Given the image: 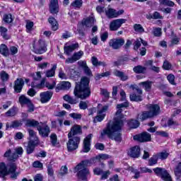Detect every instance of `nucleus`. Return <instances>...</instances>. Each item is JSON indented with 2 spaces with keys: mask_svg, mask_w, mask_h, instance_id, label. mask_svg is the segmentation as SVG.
<instances>
[{
  "mask_svg": "<svg viewBox=\"0 0 181 181\" xmlns=\"http://www.w3.org/2000/svg\"><path fill=\"white\" fill-rule=\"evenodd\" d=\"M59 0H49V12L54 15L59 13Z\"/></svg>",
  "mask_w": 181,
  "mask_h": 181,
  "instance_id": "19",
  "label": "nucleus"
},
{
  "mask_svg": "<svg viewBox=\"0 0 181 181\" xmlns=\"http://www.w3.org/2000/svg\"><path fill=\"white\" fill-rule=\"evenodd\" d=\"M156 135L157 136H163L164 138H168V136H169V134L165 131L156 132Z\"/></svg>",
  "mask_w": 181,
  "mask_h": 181,
  "instance_id": "56",
  "label": "nucleus"
},
{
  "mask_svg": "<svg viewBox=\"0 0 181 181\" xmlns=\"http://www.w3.org/2000/svg\"><path fill=\"white\" fill-rule=\"evenodd\" d=\"M128 125L132 129H135L139 127V122L138 120L132 119L128 122Z\"/></svg>",
  "mask_w": 181,
  "mask_h": 181,
  "instance_id": "39",
  "label": "nucleus"
},
{
  "mask_svg": "<svg viewBox=\"0 0 181 181\" xmlns=\"http://www.w3.org/2000/svg\"><path fill=\"white\" fill-rule=\"evenodd\" d=\"M142 40V38H137L134 43V50H138L139 47H141V41Z\"/></svg>",
  "mask_w": 181,
  "mask_h": 181,
  "instance_id": "53",
  "label": "nucleus"
},
{
  "mask_svg": "<svg viewBox=\"0 0 181 181\" xmlns=\"http://www.w3.org/2000/svg\"><path fill=\"white\" fill-rule=\"evenodd\" d=\"M108 110V106L105 105L102 109L98 111V115L95 117L94 122H101L105 118V112Z\"/></svg>",
  "mask_w": 181,
  "mask_h": 181,
  "instance_id": "18",
  "label": "nucleus"
},
{
  "mask_svg": "<svg viewBox=\"0 0 181 181\" xmlns=\"http://www.w3.org/2000/svg\"><path fill=\"white\" fill-rule=\"evenodd\" d=\"M71 87V83L69 81H62L57 84L56 88V92L59 93L60 90H69Z\"/></svg>",
  "mask_w": 181,
  "mask_h": 181,
  "instance_id": "23",
  "label": "nucleus"
},
{
  "mask_svg": "<svg viewBox=\"0 0 181 181\" xmlns=\"http://www.w3.org/2000/svg\"><path fill=\"white\" fill-rule=\"evenodd\" d=\"M153 170L156 176H159V177H161L163 180L172 181V177L170 176V174L168 173L166 169L162 168H156Z\"/></svg>",
  "mask_w": 181,
  "mask_h": 181,
  "instance_id": "8",
  "label": "nucleus"
},
{
  "mask_svg": "<svg viewBox=\"0 0 181 181\" xmlns=\"http://www.w3.org/2000/svg\"><path fill=\"white\" fill-rule=\"evenodd\" d=\"M27 112H33L35 111V105L31 102L27 105Z\"/></svg>",
  "mask_w": 181,
  "mask_h": 181,
  "instance_id": "60",
  "label": "nucleus"
},
{
  "mask_svg": "<svg viewBox=\"0 0 181 181\" xmlns=\"http://www.w3.org/2000/svg\"><path fill=\"white\" fill-rule=\"evenodd\" d=\"M153 34L156 37H159L162 36V28H153Z\"/></svg>",
  "mask_w": 181,
  "mask_h": 181,
  "instance_id": "48",
  "label": "nucleus"
},
{
  "mask_svg": "<svg viewBox=\"0 0 181 181\" xmlns=\"http://www.w3.org/2000/svg\"><path fill=\"white\" fill-rule=\"evenodd\" d=\"M71 5L74 8H80L81 6H83V0H75Z\"/></svg>",
  "mask_w": 181,
  "mask_h": 181,
  "instance_id": "46",
  "label": "nucleus"
},
{
  "mask_svg": "<svg viewBox=\"0 0 181 181\" xmlns=\"http://www.w3.org/2000/svg\"><path fill=\"white\" fill-rule=\"evenodd\" d=\"M94 25V18L89 17L83 19L81 24L80 25L84 29V28H91Z\"/></svg>",
  "mask_w": 181,
  "mask_h": 181,
  "instance_id": "24",
  "label": "nucleus"
},
{
  "mask_svg": "<svg viewBox=\"0 0 181 181\" xmlns=\"http://www.w3.org/2000/svg\"><path fill=\"white\" fill-rule=\"evenodd\" d=\"M180 42V38H179L173 32L171 34V45L173 46L175 45H179Z\"/></svg>",
  "mask_w": 181,
  "mask_h": 181,
  "instance_id": "38",
  "label": "nucleus"
},
{
  "mask_svg": "<svg viewBox=\"0 0 181 181\" xmlns=\"http://www.w3.org/2000/svg\"><path fill=\"white\" fill-rule=\"evenodd\" d=\"M14 172H16V164L15 163H10L8 171L5 163H0V177L4 178V180H5V176L8 173H14Z\"/></svg>",
  "mask_w": 181,
  "mask_h": 181,
  "instance_id": "5",
  "label": "nucleus"
},
{
  "mask_svg": "<svg viewBox=\"0 0 181 181\" xmlns=\"http://www.w3.org/2000/svg\"><path fill=\"white\" fill-rule=\"evenodd\" d=\"M127 155L128 156H130V158H139V156H141V148H139V146H134L133 147H131L127 151Z\"/></svg>",
  "mask_w": 181,
  "mask_h": 181,
  "instance_id": "15",
  "label": "nucleus"
},
{
  "mask_svg": "<svg viewBox=\"0 0 181 181\" xmlns=\"http://www.w3.org/2000/svg\"><path fill=\"white\" fill-rule=\"evenodd\" d=\"M110 158V156L107 154H100L95 158L90 160H84L79 163L75 168L74 172H77V176L79 181H87V177L90 175V170L87 168L88 165L95 163L97 160H105Z\"/></svg>",
  "mask_w": 181,
  "mask_h": 181,
  "instance_id": "2",
  "label": "nucleus"
},
{
  "mask_svg": "<svg viewBox=\"0 0 181 181\" xmlns=\"http://www.w3.org/2000/svg\"><path fill=\"white\" fill-rule=\"evenodd\" d=\"M0 53L4 57H8L9 56V49H8V46L4 44H1L0 46Z\"/></svg>",
  "mask_w": 181,
  "mask_h": 181,
  "instance_id": "28",
  "label": "nucleus"
},
{
  "mask_svg": "<svg viewBox=\"0 0 181 181\" xmlns=\"http://www.w3.org/2000/svg\"><path fill=\"white\" fill-rule=\"evenodd\" d=\"M63 98L64 101H66V103H69V104H77V99L73 98L69 95H65Z\"/></svg>",
  "mask_w": 181,
  "mask_h": 181,
  "instance_id": "37",
  "label": "nucleus"
},
{
  "mask_svg": "<svg viewBox=\"0 0 181 181\" xmlns=\"http://www.w3.org/2000/svg\"><path fill=\"white\" fill-rule=\"evenodd\" d=\"M122 113V109L117 108L114 122L110 121L107 124L106 128L100 134L101 136L107 135L110 139L121 142V130L124 126V115Z\"/></svg>",
  "mask_w": 181,
  "mask_h": 181,
  "instance_id": "1",
  "label": "nucleus"
},
{
  "mask_svg": "<svg viewBox=\"0 0 181 181\" xmlns=\"http://www.w3.org/2000/svg\"><path fill=\"white\" fill-rule=\"evenodd\" d=\"M39 144V139L37 137H35V140L30 139L28 141V144L26 147V153L28 155H30V153H33V151H35V148H36V145Z\"/></svg>",
  "mask_w": 181,
  "mask_h": 181,
  "instance_id": "16",
  "label": "nucleus"
},
{
  "mask_svg": "<svg viewBox=\"0 0 181 181\" xmlns=\"http://www.w3.org/2000/svg\"><path fill=\"white\" fill-rule=\"evenodd\" d=\"M4 21L6 23H12L13 22V17H12V14H4Z\"/></svg>",
  "mask_w": 181,
  "mask_h": 181,
  "instance_id": "40",
  "label": "nucleus"
},
{
  "mask_svg": "<svg viewBox=\"0 0 181 181\" xmlns=\"http://www.w3.org/2000/svg\"><path fill=\"white\" fill-rule=\"evenodd\" d=\"M78 43L72 44L71 45H67L64 47V54L66 56H70L72 52H74L76 49H78Z\"/></svg>",
  "mask_w": 181,
  "mask_h": 181,
  "instance_id": "22",
  "label": "nucleus"
},
{
  "mask_svg": "<svg viewBox=\"0 0 181 181\" xmlns=\"http://www.w3.org/2000/svg\"><path fill=\"white\" fill-rule=\"evenodd\" d=\"M19 159V156L16 154V153H13L9 158H8V160H10L11 162H16Z\"/></svg>",
  "mask_w": 181,
  "mask_h": 181,
  "instance_id": "55",
  "label": "nucleus"
},
{
  "mask_svg": "<svg viewBox=\"0 0 181 181\" xmlns=\"http://www.w3.org/2000/svg\"><path fill=\"white\" fill-rule=\"evenodd\" d=\"M163 69H164V70H170V69H172V64L168 60L164 61Z\"/></svg>",
  "mask_w": 181,
  "mask_h": 181,
  "instance_id": "54",
  "label": "nucleus"
},
{
  "mask_svg": "<svg viewBox=\"0 0 181 181\" xmlns=\"http://www.w3.org/2000/svg\"><path fill=\"white\" fill-rule=\"evenodd\" d=\"M48 22L51 25V28L53 30H57L59 29V23H57V21L56 18L53 17H49L48 18Z\"/></svg>",
  "mask_w": 181,
  "mask_h": 181,
  "instance_id": "26",
  "label": "nucleus"
},
{
  "mask_svg": "<svg viewBox=\"0 0 181 181\" xmlns=\"http://www.w3.org/2000/svg\"><path fill=\"white\" fill-rule=\"evenodd\" d=\"M33 80L38 81V80L42 78V73L40 71L36 72V74H33Z\"/></svg>",
  "mask_w": 181,
  "mask_h": 181,
  "instance_id": "59",
  "label": "nucleus"
},
{
  "mask_svg": "<svg viewBox=\"0 0 181 181\" xmlns=\"http://www.w3.org/2000/svg\"><path fill=\"white\" fill-rule=\"evenodd\" d=\"M129 98L131 101H135L136 103L142 101V95H138L136 93L130 94Z\"/></svg>",
  "mask_w": 181,
  "mask_h": 181,
  "instance_id": "35",
  "label": "nucleus"
},
{
  "mask_svg": "<svg viewBox=\"0 0 181 181\" xmlns=\"http://www.w3.org/2000/svg\"><path fill=\"white\" fill-rule=\"evenodd\" d=\"M25 125L26 127H39V125H40V123H39V122L35 120V119H28L25 121Z\"/></svg>",
  "mask_w": 181,
  "mask_h": 181,
  "instance_id": "34",
  "label": "nucleus"
},
{
  "mask_svg": "<svg viewBox=\"0 0 181 181\" xmlns=\"http://www.w3.org/2000/svg\"><path fill=\"white\" fill-rule=\"evenodd\" d=\"M37 131L39 134L43 138H47V136H49V134H50V128L49 126L42 122H40L37 126Z\"/></svg>",
  "mask_w": 181,
  "mask_h": 181,
  "instance_id": "12",
  "label": "nucleus"
},
{
  "mask_svg": "<svg viewBox=\"0 0 181 181\" xmlns=\"http://www.w3.org/2000/svg\"><path fill=\"white\" fill-rule=\"evenodd\" d=\"M0 32L1 34L2 37H4V39H9V37L8 36V35H6V32H8V29H6V28H4L3 26L0 27Z\"/></svg>",
  "mask_w": 181,
  "mask_h": 181,
  "instance_id": "45",
  "label": "nucleus"
},
{
  "mask_svg": "<svg viewBox=\"0 0 181 181\" xmlns=\"http://www.w3.org/2000/svg\"><path fill=\"white\" fill-rule=\"evenodd\" d=\"M67 171H68L67 167L62 166L59 173V176H64V175H67Z\"/></svg>",
  "mask_w": 181,
  "mask_h": 181,
  "instance_id": "61",
  "label": "nucleus"
},
{
  "mask_svg": "<svg viewBox=\"0 0 181 181\" xmlns=\"http://www.w3.org/2000/svg\"><path fill=\"white\" fill-rule=\"evenodd\" d=\"M82 132L81 127L78 124H74L68 134V138H71L76 135H81Z\"/></svg>",
  "mask_w": 181,
  "mask_h": 181,
  "instance_id": "17",
  "label": "nucleus"
},
{
  "mask_svg": "<svg viewBox=\"0 0 181 181\" xmlns=\"http://www.w3.org/2000/svg\"><path fill=\"white\" fill-rule=\"evenodd\" d=\"M18 114V107L13 106L10 108L6 113V117H15Z\"/></svg>",
  "mask_w": 181,
  "mask_h": 181,
  "instance_id": "31",
  "label": "nucleus"
},
{
  "mask_svg": "<svg viewBox=\"0 0 181 181\" xmlns=\"http://www.w3.org/2000/svg\"><path fill=\"white\" fill-rule=\"evenodd\" d=\"M69 117L74 119H81L82 116L80 113H71L69 114Z\"/></svg>",
  "mask_w": 181,
  "mask_h": 181,
  "instance_id": "62",
  "label": "nucleus"
},
{
  "mask_svg": "<svg viewBox=\"0 0 181 181\" xmlns=\"http://www.w3.org/2000/svg\"><path fill=\"white\" fill-rule=\"evenodd\" d=\"M22 120H15L11 122L12 128H19V127H22Z\"/></svg>",
  "mask_w": 181,
  "mask_h": 181,
  "instance_id": "49",
  "label": "nucleus"
},
{
  "mask_svg": "<svg viewBox=\"0 0 181 181\" xmlns=\"http://www.w3.org/2000/svg\"><path fill=\"white\" fill-rule=\"evenodd\" d=\"M83 54H84V52L83 51H79L78 52H75L72 57H74L75 62H77V60H80L81 57H83Z\"/></svg>",
  "mask_w": 181,
  "mask_h": 181,
  "instance_id": "47",
  "label": "nucleus"
},
{
  "mask_svg": "<svg viewBox=\"0 0 181 181\" xmlns=\"http://www.w3.org/2000/svg\"><path fill=\"white\" fill-rule=\"evenodd\" d=\"M127 62H129V58L127 57H120L117 61L113 62L114 66H122V64H125Z\"/></svg>",
  "mask_w": 181,
  "mask_h": 181,
  "instance_id": "25",
  "label": "nucleus"
},
{
  "mask_svg": "<svg viewBox=\"0 0 181 181\" xmlns=\"http://www.w3.org/2000/svg\"><path fill=\"white\" fill-rule=\"evenodd\" d=\"M88 101H86V102L81 101L79 103V108L81 110H87L88 107Z\"/></svg>",
  "mask_w": 181,
  "mask_h": 181,
  "instance_id": "58",
  "label": "nucleus"
},
{
  "mask_svg": "<svg viewBox=\"0 0 181 181\" xmlns=\"http://www.w3.org/2000/svg\"><path fill=\"white\" fill-rule=\"evenodd\" d=\"M33 52L36 54H43L47 52V48L46 47V43L44 40H40L38 41H35L33 46Z\"/></svg>",
  "mask_w": 181,
  "mask_h": 181,
  "instance_id": "6",
  "label": "nucleus"
},
{
  "mask_svg": "<svg viewBox=\"0 0 181 181\" xmlns=\"http://www.w3.org/2000/svg\"><path fill=\"white\" fill-rule=\"evenodd\" d=\"M161 5H165L166 6H175V2L170 0H159Z\"/></svg>",
  "mask_w": 181,
  "mask_h": 181,
  "instance_id": "43",
  "label": "nucleus"
},
{
  "mask_svg": "<svg viewBox=\"0 0 181 181\" xmlns=\"http://www.w3.org/2000/svg\"><path fill=\"white\" fill-rule=\"evenodd\" d=\"M106 16L107 18H117V11L112 8H109L105 11Z\"/></svg>",
  "mask_w": 181,
  "mask_h": 181,
  "instance_id": "36",
  "label": "nucleus"
},
{
  "mask_svg": "<svg viewBox=\"0 0 181 181\" xmlns=\"http://www.w3.org/2000/svg\"><path fill=\"white\" fill-rule=\"evenodd\" d=\"M134 29L137 33H144V32H145L144 27H142L141 24H135L134 25Z\"/></svg>",
  "mask_w": 181,
  "mask_h": 181,
  "instance_id": "44",
  "label": "nucleus"
},
{
  "mask_svg": "<svg viewBox=\"0 0 181 181\" xmlns=\"http://www.w3.org/2000/svg\"><path fill=\"white\" fill-rule=\"evenodd\" d=\"M148 111H144L138 115L137 119L140 121H145L149 118H155L160 114V106L158 104H149L146 105Z\"/></svg>",
  "mask_w": 181,
  "mask_h": 181,
  "instance_id": "4",
  "label": "nucleus"
},
{
  "mask_svg": "<svg viewBox=\"0 0 181 181\" xmlns=\"http://www.w3.org/2000/svg\"><path fill=\"white\" fill-rule=\"evenodd\" d=\"M46 78H43L40 83L38 84H35V82H32L31 87L32 88H45L47 87L49 90H53L56 86V82H53L52 84H50L49 82H46Z\"/></svg>",
  "mask_w": 181,
  "mask_h": 181,
  "instance_id": "9",
  "label": "nucleus"
},
{
  "mask_svg": "<svg viewBox=\"0 0 181 181\" xmlns=\"http://www.w3.org/2000/svg\"><path fill=\"white\" fill-rule=\"evenodd\" d=\"M25 86V81L23 78H17L14 82V90L16 93H21Z\"/></svg>",
  "mask_w": 181,
  "mask_h": 181,
  "instance_id": "20",
  "label": "nucleus"
},
{
  "mask_svg": "<svg viewBox=\"0 0 181 181\" xmlns=\"http://www.w3.org/2000/svg\"><path fill=\"white\" fill-rule=\"evenodd\" d=\"M74 94L77 98L86 100L91 95V89L90 88V78L83 76L80 82H76L74 90Z\"/></svg>",
  "mask_w": 181,
  "mask_h": 181,
  "instance_id": "3",
  "label": "nucleus"
},
{
  "mask_svg": "<svg viewBox=\"0 0 181 181\" xmlns=\"http://www.w3.org/2000/svg\"><path fill=\"white\" fill-rule=\"evenodd\" d=\"M50 139L52 146H56L57 145V136L55 134H52L50 136Z\"/></svg>",
  "mask_w": 181,
  "mask_h": 181,
  "instance_id": "52",
  "label": "nucleus"
},
{
  "mask_svg": "<svg viewBox=\"0 0 181 181\" xmlns=\"http://www.w3.org/2000/svg\"><path fill=\"white\" fill-rule=\"evenodd\" d=\"M0 77L2 81H8V80L9 79V75L4 71L0 73Z\"/></svg>",
  "mask_w": 181,
  "mask_h": 181,
  "instance_id": "51",
  "label": "nucleus"
},
{
  "mask_svg": "<svg viewBox=\"0 0 181 181\" xmlns=\"http://www.w3.org/2000/svg\"><path fill=\"white\" fill-rule=\"evenodd\" d=\"M91 138H93V134H88L83 139V147L82 149V152H84L85 153L90 152L91 149Z\"/></svg>",
  "mask_w": 181,
  "mask_h": 181,
  "instance_id": "14",
  "label": "nucleus"
},
{
  "mask_svg": "<svg viewBox=\"0 0 181 181\" xmlns=\"http://www.w3.org/2000/svg\"><path fill=\"white\" fill-rule=\"evenodd\" d=\"M114 74L117 77H119L122 81H127V80H128V76L125 75V74L121 71L115 70Z\"/></svg>",
  "mask_w": 181,
  "mask_h": 181,
  "instance_id": "29",
  "label": "nucleus"
},
{
  "mask_svg": "<svg viewBox=\"0 0 181 181\" xmlns=\"http://www.w3.org/2000/svg\"><path fill=\"white\" fill-rule=\"evenodd\" d=\"M82 67L83 68V71L85 74H86V76H91L92 73H91V69H90V68H88V66H87V64L84 62H82Z\"/></svg>",
  "mask_w": 181,
  "mask_h": 181,
  "instance_id": "42",
  "label": "nucleus"
},
{
  "mask_svg": "<svg viewBox=\"0 0 181 181\" xmlns=\"http://www.w3.org/2000/svg\"><path fill=\"white\" fill-rule=\"evenodd\" d=\"M57 69V64H54L51 69L46 71L45 76L46 77H54L56 74V69Z\"/></svg>",
  "mask_w": 181,
  "mask_h": 181,
  "instance_id": "27",
  "label": "nucleus"
},
{
  "mask_svg": "<svg viewBox=\"0 0 181 181\" xmlns=\"http://www.w3.org/2000/svg\"><path fill=\"white\" fill-rule=\"evenodd\" d=\"M127 19L119 18L112 21L110 24V30L115 31L122 26L123 23H126Z\"/></svg>",
  "mask_w": 181,
  "mask_h": 181,
  "instance_id": "13",
  "label": "nucleus"
},
{
  "mask_svg": "<svg viewBox=\"0 0 181 181\" xmlns=\"http://www.w3.org/2000/svg\"><path fill=\"white\" fill-rule=\"evenodd\" d=\"M18 101L21 105H27L32 102L30 99H29L28 98H26V96L23 95L19 97Z\"/></svg>",
  "mask_w": 181,
  "mask_h": 181,
  "instance_id": "32",
  "label": "nucleus"
},
{
  "mask_svg": "<svg viewBox=\"0 0 181 181\" xmlns=\"http://www.w3.org/2000/svg\"><path fill=\"white\" fill-rule=\"evenodd\" d=\"M168 156H169V153L167 152L158 153L157 155V158H158V159H161L162 160L167 159Z\"/></svg>",
  "mask_w": 181,
  "mask_h": 181,
  "instance_id": "50",
  "label": "nucleus"
},
{
  "mask_svg": "<svg viewBox=\"0 0 181 181\" xmlns=\"http://www.w3.org/2000/svg\"><path fill=\"white\" fill-rule=\"evenodd\" d=\"M135 141H139V142H151L152 141V136L148 132H144L139 135L134 136Z\"/></svg>",
  "mask_w": 181,
  "mask_h": 181,
  "instance_id": "11",
  "label": "nucleus"
},
{
  "mask_svg": "<svg viewBox=\"0 0 181 181\" xmlns=\"http://www.w3.org/2000/svg\"><path fill=\"white\" fill-rule=\"evenodd\" d=\"M167 79L173 86H176V82H175V75L170 74L167 76Z\"/></svg>",
  "mask_w": 181,
  "mask_h": 181,
  "instance_id": "57",
  "label": "nucleus"
},
{
  "mask_svg": "<svg viewBox=\"0 0 181 181\" xmlns=\"http://www.w3.org/2000/svg\"><path fill=\"white\" fill-rule=\"evenodd\" d=\"M52 95H53V93L50 91H46L40 93V101L42 104H45V103H48V101H50V99L52 98Z\"/></svg>",
  "mask_w": 181,
  "mask_h": 181,
  "instance_id": "21",
  "label": "nucleus"
},
{
  "mask_svg": "<svg viewBox=\"0 0 181 181\" xmlns=\"http://www.w3.org/2000/svg\"><path fill=\"white\" fill-rule=\"evenodd\" d=\"M133 71H134V73H136L137 74H145V73L146 72V67L138 65L134 67Z\"/></svg>",
  "mask_w": 181,
  "mask_h": 181,
  "instance_id": "30",
  "label": "nucleus"
},
{
  "mask_svg": "<svg viewBox=\"0 0 181 181\" xmlns=\"http://www.w3.org/2000/svg\"><path fill=\"white\" fill-rule=\"evenodd\" d=\"M124 43L125 40L124 38H113L109 41V46L114 50H118V49H121L124 46Z\"/></svg>",
  "mask_w": 181,
  "mask_h": 181,
  "instance_id": "10",
  "label": "nucleus"
},
{
  "mask_svg": "<svg viewBox=\"0 0 181 181\" xmlns=\"http://www.w3.org/2000/svg\"><path fill=\"white\" fill-rule=\"evenodd\" d=\"M158 156L153 155L151 158L148 160V165L149 166H153L154 165H156L158 163Z\"/></svg>",
  "mask_w": 181,
  "mask_h": 181,
  "instance_id": "41",
  "label": "nucleus"
},
{
  "mask_svg": "<svg viewBox=\"0 0 181 181\" xmlns=\"http://www.w3.org/2000/svg\"><path fill=\"white\" fill-rule=\"evenodd\" d=\"M153 19H163V16L160 15V13L155 11L153 13Z\"/></svg>",
  "mask_w": 181,
  "mask_h": 181,
  "instance_id": "63",
  "label": "nucleus"
},
{
  "mask_svg": "<svg viewBox=\"0 0 181 181\" xmlns=\"http://www.w3.org/2000/svg\"><path fill=\"white\" fill-rule=\"evenodd\" d=\"M69 141L66 143L68 152H73V151H76L78 148V145H80V137L74 136L69 138Z\"/></svg>",
  "mask_w": 181,
  "mask_h": 181,
  "instance_id": "7",
  "label": "nucleus"
},
{
  "mask_svg": "<svg viewBox=\"0 0 181 181\" xmlns=\"http://www.w3.org/2000/svg\"><path fill=\"white\" fill-rule=\"evenodd\" d=\"M25 28L27 29V32H30L33 28V22H27Z\"/></svg>",
  "mask_w": 181,
  "mask_h": 181,
  "instance_id": "64",
  "label": "nucleus"
},
{
  "mask_svg": "<svg viewBox=\"0 0 181 181\" xmlns=\"http://www.w3.org/2000/svg\"><path fill=\"white\" fill-rule=\"evenodd\" d=\"M139 86H143L146 91H151V89L152 88V81H146L141 82L139 83Z\"/></svg>",
  "mask_w": 181,
  "mask_h": 181,
  "instance_id": "33",
  "label": "nucleus"
}]
</instances>
